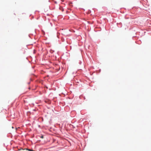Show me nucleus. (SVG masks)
I'll list each match as a JSON object with an SVG mask.
<instances>
[{
	"mask_svg": "<svg viewBox=\"0 0 151 151\" xmlns=\"http://www.w3.org/2000/svg\"><path fill=\"white\" fill-rule=\"evenodd\" d=\"M43 136H42L41 137V138H43Z\"/></svg>",
	"mask_w": 151,
	"mask_h": 151,
	"instance_id": "f257e3e1",
	"label": "nucleus"
}]
</instances>
